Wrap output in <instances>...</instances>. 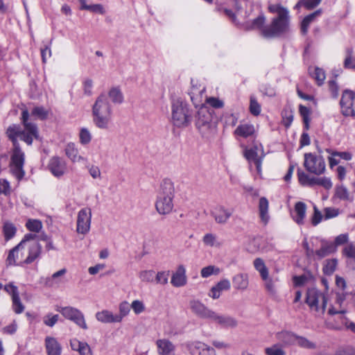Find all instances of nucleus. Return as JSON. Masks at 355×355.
<instances>
[{
	"label": "nucleus",
	"mask_w": 355,
	"mask_h": 355,
	"mask_svg": "<svg viewBox=\"0 0 355 355\" xmlns=\"http://www.w3.org/2000/svg\"><path fill=\"white\" fill-rule=\"evenodd\" d=\"M28 118V111L26 109L23 110L21 120L24 129L18 124H12L8 127L6 131V136L12 144L10 164V171L18 180L22 179L25 175L24 171L25 155L21 149L18 137L29 146L32 145L33 139H37L39 137L36 124L29 122Z\"/></svg>",
	"instance_id": "1"
},
{
	"label": "nucleus",
	"mask_w": 355,
	"mask_h": 355,
	"mask_svg": "<svg viewBox=\"0 0 355 355\" xmlns=\"http://www.w3.org/2000/svg\"><path fill=\"white\" fill-rule=\"evenodd\" d=\"M92 121L101 130H108L112 121V109L107 94L99 95L92 106Z\"/></svg>",
	"instance_id": "2"
},
{
	"label": "nucleus",
	"mask_w": 355,
	"mask_h": 355,
	"mask_svg": "<svg viewBox=\"0 0 355 355\" xmlns=\"http://www.w3.org/2000/svg\"><path fill=\"white\" fill-rule=\"evenodd\" d=\"M175 188L173 182L164 179L160 184L155 202L157 211L162 215L170 214L173 209Z\"/></svg>",
	"instance_id": "3"
},
{
	"label": "nucleus",
	"mask_w": 355,
	"mask_h": 355,
	"mask_svg": "<svg viewBox=\"0 0 355 355\" xmlns=\"http://www.w3.org/2000/svg\"><path fill=\"white\" fill-rule=\"evenodd\" d=\"M193 113L189 105L181 99L173 100L171 103V123L178 128L189 127L193 121Z\"/></svg>",
	"instance_id": "4"
},
{
	"label": "nucleus",
	"mask_w": 355,
	"mask_h": 355,
	"mask_svg": "<svg viewBox=\"0 0 355 355\" xmlns=\"http://www.w3.org/2000/svg\"><path fill=\"white\" fill-rule=\"evenodd\" d=\"M289 26V15L275 17L269 26L262 30V35L267 38L279 36L286 32Z\"/></svg>",
	"instance_id": "5"
},
{
	"label": "nucleus",
	"mask_w": 355,
	"mask_h": 355,
	"mask_svg": "<svg viewBox=\"0 0 355 355\" xmlns=\"http://www.w3.org/2000/svg\"><path fill=\"white\" fill-rule=\"evenodd\" d=\"M304 166L306 170L316 175L323 174L326 164L322 156H317L311 153L304 154Z\"/></svg>",
	"instance_id": "6"
},
{
	"label": "nucleus",
	"mask_w": 355,
	"mask_h": 355,
	"mask_svg": "<svg viewBox=\"0 0 355 355\" xmlns=\"http://www.w3.org/2000/svg\"><path fill=\"white\" fill-rule=\"evenodd\" d=\"M196 126L202 135H207L211 127L212 115L208 107L200 105L196 116Z\"/></svg>",
	"instance_id": "7"
},
{
	"label": "nucleus",
	"mask_w": 355,
	"mask_h": 355,
	"mask_svg": "<svg viewBox=\"0 0 355 355\" xmlns=\"http://www.w3.org/2000/svg\"><path fill=\"white\" fill-rule=\"evenodd\" d=\"M58 311L66 319L73 322L79 327L83 329H88L84 315L79 309L72 306H65L61 307Z\"/></svg>",
	"instance_id": "8"
},
{
	"label": "nucleus",
	"mask_w": 355,
	"mask_h": 355,
	"mask_svg": "<svg viewBox=\"0 0 355 355\" xmlns=\"http://www.w3.org/2000/svg\"><path fill=\"white\" fill-rule=\"evenodd\" d=\"M322 298V310L324 312L327 304V297L315 288H309L307 289L305 302L311 309H314L316 311L319 310L318 302Z\"/></svg>",
	"instance_id": "9"
},
{
	"label": "nucleus",
	"mask_w": 355,
	"mask_h": 355,
	"mask_svg": "<svg viewBox=\"0 0 355 355\" xmlns=\"http://www.w3.org/2000/svg\"><path fill=\"white\" fill-rule=\"evenodd\" d=\"M340 105L344 116H355V93L349 89L343 92Z\"/></svg>",
	"instance_id": "10"
},
{
	"label": "nucleus",
	"mask_w": 355,
	"mask_h": 355,
	"mask_svg": "<svg viewBox=\"0 0 355 355\" xmlns=\"http://www.w3.org/2000/svg\"><path fill=\"white\" fill-rule=\"evenodd\" d=\"M92 210L89 207L81 209L78 212L76 230L77 232L82 234H87L91 226Z\"/></svg>",
	"instance_id": "11"
},
{
	"label": "nucleus",
	"mask_w": 355,
	"mask_h": 355,
	"mask_svg": "<svg viewBox=\"0 0 355 355\" xmlns=\"http://www.w3.org/2000/svg\"><path fill=\"white\" fill-rule=\"evenodd\" d=\"M244 155L250 164L252 162L254 164L257 173H261L262 160L265 156L261 146L255 145L246 149Z\"/></svg>",
	"instance_id": "12"
},
{
	"label": "nucleus",
	"mask_w": 355,
	"mask_h": 355,
	"mask_svg": "<svg viewBox=\"0 0 355 355\" xmlns=\"http://www.w3.org/2000/svg\"><path fill=\"white\" fill-rule=\"evenodd\" d=\"M191 355H216L215 349L200 341H190L185 343Z\"/></svg>",
	"instance_id": "13"
},
{
	"label": "nucleus",
	"mask_w": 355,
	"mask_h": 355,
	"mask_svg": "<svg viewBox=\"0 0 355 355\" xmlns=\"http://www.w3.org/2000/svg\"><path fill=\"white\" fill-rule=\"evenodd\" d=\"M48 168L55 177L60 178L67 172V163L60 157L54 156L49 159Z\"/></svg>",
	"instance_id": "14"
},
{
	"label": "nucleus",
	"mask_w": 355,
	"mask_h": 355,
	"mask_svg": "<svg viewBox=\"0 0 355 355\" xmlns=\"http://www.w3.org/2000/svg\"><path fill=\"white\" fill-rule=\"evenodd\" d=\"M192 87L189 92L191 101L196 107L202 105L205 96V87L204 86H197L193 85V80H191Z\"/></svg>",
	"instance_id": "15"
},
{
	"label": "nucleus",
	"mask_w": 355,
	"mask_h": 355,
	"mask_svg": "<svg viewBox=\"0 0 355 355\" xmlns=\"http://www.w3.org/2000/svg\"><path fill=\"white\" fill-rule=\"evenodd\" d=\"M190 306L192 311L201 318L210 319L211 317L213 316L214 311L208 309L200 301H191Z\"/></svg>",
	"instance_id": "16"
},
{
	"label": "nucleus",
	"mask_w": 355,
	"mask_h": 355,
	"mask_svg": "<svg viewBox=\"0 0 355 355\" xmlns=\"http://www.w3.org/2000/svg\"><path fill=\"white\" fill-rule=\"evenodd\" d=\"M44 343L47 355H61L62 346L55 338L46 336Z\"/></svg>",
	"instance_id": "17"
},
{
	"label": "nucleus",
	"mask_w": 355,
	"mask_h": 355,
	"mask_svg": "<svg viewBox=\"0 0 355 355\" xmlns=\"http://www.w3.org/2000/svg\"><path fill=\"white\" fill-rule=\"evenodd\" d=\"M322 10L318 9L304 17L300 24V32L303 35L307 34L310 25L322 15Z\"/></svg>",
	"instance_id": "18"
},
{
	"label": "nucleus",
	"mask_w": 355,
	"mask_h": 355,
	"mask_svg": "<svg viewBox=\"0 0 355 355\" xmlns=\"http://www.w3.org/2000/svg\"><path fill=\"white\" fill-rule=\"evenodd\" d=\"M210 320L225 328L235 327L237 325V322L234 318L228 315H218L214 311Z\"/></svg>",
	"instance_id": "19"
},
{
	"label": "nucleus",
	"mask_w": 355,
	"mask_h": 355,
	"mask_svg": "<svg viewBox=\"0 0 355 355\" xmlns=\"http://www.w3.org/2000/svg\"><path fill=\"white\" fill-rule=\"evenodd\" d=\"M160 355H175V346L167 339H159L156 342Z\"/></svg>",
	"instance_id": "20"
},
{
	"label": "nucleus",
	"mask_w": 355,
	"mask_h": 355,
	"mask_svg": "<svg viewBox=\"0 0 355 355\" xmlns=\"http://www.w3.org/2000/svg\"><path fill=\"white\" fill-rule=\"evenodd\" d=\"M66 156L73 163L85 161V159L79 155L78 148L74 143H68L64 148Z\"/></svg>",
	"instance_id": "21"
},
{
	"label": "nucleus",
	"mask_w": 355,
	"mask_h": 355,
	"mask_svg": "<svg viewBox=\"0 0 355 355\" xmlns=\"http://www.w3.org/2000/svg\"><path fill=\"white\" fill-rule=\"evenodd\" d=\"M232 213L233 211L232 209H227L222 206H218L212 211V215L217 223H225L232 216Z\"/></svg>",
	"instance_id": "22"
},
{
	"label": "nucleus",
	"mask_w": 355,
	"mask_h": 355,
	"mask_svg": "<svg viewBox=\"0 0 355 355\" xmlns=\"http://www.w3.org/2000/svg\"><path fill=\"white\" fill-rule=\"evenodd\" d=\"M233 287L238 291H243L247 289L249 281L246 273H239L232 278Z\"/></svg>",
	"instance_id": "23"
},
{
	"label": "nucleus",
	"mask_w": 355,
	"mask_h": 355,
	"mask_svg": "<svg viewBox=\"0 0 355 355\" xmlns=\"http://www.w3.org/2000/svg\"><path fill=\"white\" fill-rule=\"evenodd\" d=\"M186 270L183 266H178L176 272L173 275L171 278V284L175 287H180L186 284L187 277L185 275Z\"/></svg>",
	"instance_id": "24"
},
{
	"label": "nucleus",
	"mask_w": 355,
	"mask_h": 355,
	"mask_svg": "<svg viewBox=\"0 0 355 355\" xmlns=\"http://www.w3.org/2000/svg\"><path fill=\"white\" fill-rule=\"evenodd\" d=\"M306 205L304 202H297L295 205L294 212L292 215L293 220L299 225L304 223L306 216Z\"/></svg>",
	"instance_id": "25"
},
{
	"label": "nucleus",
	"mask_w": 355,
	"mask_h": 355,
	"mask_svg": "<svg viewBox=\"0 0 355 355\" xmlns=\"http://www.w3.org/2000/svg\"><path fill=\"white\" fill-rule=\"evenodd\" d=\"M96 319L103 323H114L120 322L121 318L116 317L111 311L104 310L100 312H97L96 314Z\"/></svg>",
	"instance_id": "26"
},
{
	"label": "nucleus",
	"mask_w": 355,
	"mask_h": 355,
	"mask_svg": "<svg viewBox=\"0 0 355 355\" xmlns=\"http://www.w3.org/2000/svg\"><path fill=\"white\" fill-rule=\"evenodd\" d=\"M277 338L285 345H293L296 344L297 335L291 331H282L277 333Z\"/></svg>",
	"instance_id": "27"
},
{
	"label": "nucleus",
	"mask_w": 355,
	"mask_h": 355,
	"mask_svg": "<svg viewBox=\"0 0 355 355\" xmlns=\"http://www.w3.org/2000/svg\"><path fill=\"white\" fill-rule=\"evenodd\" d=\"M268 200L265 197H261L259 202V211L261 220L266 225L269 220L268 215Z\"/></svg>",
	"instance_id": "28"
},
{
	"label": "nucleus",
	"mask_w": 355,
	"mask_h": 355,
	"mask_svg": "<svg viewBox=\"0 0 355 355\" xmlns=\"http://www.w3.org/2000/svg\"><path fill=\"white\" fill-rule=\"evenodd\" d=\"M254 132V128L252 125L245 123L239 125L234 130V134L246 138L253 135Z\"/></svg>",
	"instance_id": "29"
},
{
	"label": "nucleus",
	"mask_w": 355,
	"mask_h": 355,
	"mask_svg": "<svg viewBox=\"0 0 355 355\" xmlns=\"http://www.w3.org/2000/svg\"><path fill=\"white\" fill-rule=\"evenodd\" d=\"M41 245H29L28 255L24 260V263L29 264L35 261L41 254Z\"/></svg>",
	"instance_id": "30"
},
{
	"label": "nucleus",
	"mask_w": 355,
	"mask_h": 355,
	"mask_svg": "<svg viewBox=\"0 0 355 355\" xmlns=\"http://www.w3.org/2000/svg\"><path fill=\"white\" fill-rule=\"evenodd\" d=\"M254 267L259 272L260 276L263 280H266L268 276V270L263 261L261 258H257L254 260Z\"/></svg>",
	"instance_id": "31"
},
{
	"label": "nucleus",
	"mask_w": 355,
	"mask_h": 355,
	"mask_svg": "<svg viewBox=\"0 0 355 355\" xmlns=\"http://www.w3.org/2000/svg\"><path fill=\"white\" fill-rule=\"evenodd\" d=\"M107 98L109 97L112 103L115 104H121L123 101V95L118 87H112L108 92Z\"/></svg>",
	"instance_id": "32"
},
{
	"label": "nucleus",
	"mask_w": 355,
	"mask_h": 355,
	"mask_svg": "<svg viewBox=\"0 0 355 355\" xmlns=\"http://www.w3.org/2000/svg\"><path fill=\"white\" fill-rule=\"evenodd\" d=\"M309 72L313 76V78L317 82V84L320 86L324 83V81L326 78L325 73L324 70L319 67H315L313 71H312L311 69H309Z\"/></svg>",
	"instance_id": "33"
},
{
	"label": "nucleus",
	"mask_w": 355,
	"mask_h": 355,
	"mask_svg": "<svg viewBox=\"0 0 355 355\" xmlns=\"http://www.w3.org/2000/svg\"><path fill=\"white\" fill-rule=\"evenodd\" d=\"M337 245H322L320 250L315 251V255L320 259L334 253L336 250Z\"/></svg>",
	"instance_id": "34"
},
{
	"label": "nucleus",
	"mask_w": 355,
	"mask_h": 355,
	"mask_svg": "<svg viewBox=\"0 0 355 355\" xmlns=\"http://www.w3.org/2000/svg\"><path fill=\"white\" fill-rule=\"evenodd\" d=\"M315 185H320L324 187L326 189H329L332 187V182L329 178L322 177V178H315L312 177V183L311 187Z\"/></svg>",
	"instance_id": "35"
},
{
	"label": "nucleus",
	"mask_w": 355,
	"mask_h": 355,
	"mask_svg": "<svg viewBox=\"0 0 355 355\" xmlns=\"http://www.w3.org/2000/svg\"><path fill=\"white\" fill-rule=\"evenodd\" d=\"M16 227L11 223H6L3 227V232L6 241H8L15 235Z\"/></svg>",
	"instance_id": "36"
},
{
	"label": "nucleus",
	"mask_w": 355,
	"mask_h": 355,
	"mask_svg": "<svg viewBox=\"0 0 355 355\" xmlns=\"http://www.w3.org/2000/svg\"><path fill=\"white\" fill-rule=\"evenodd\" d=\"M337 264L336 259H327L322 268L323 273L326 275H331L334 272Z\"/></svg>",
	"instance_id": "37"
},
{
	"label": "nucleus",
	"mask_w": 355,
	"mask_h": 355,
	"mask_svg": "<svg viewBox=\"0 0 355 355\" xmlns=\"http://www.w3.org/2000/svg\"><path fill=\"white\" fill-rule=\"evenodd\" d=\"M26 227L31 232H39L42 228V223L38 219H28L26 223Z\"/></svg>",
	"instance_id": "38"
},
{
	"label": "nucleus",
	"mask_w": 355,
	"mask_h": 355,
	"mask_svg": "<svg viewBox=\"0 0 355 355\" xmlns=\"http://www.w3.org/2000/svg\"><path fill=\"white\" fill-rule=\"evenodd\" d=\"M12 301L14 312L17 314L21 313L24 311L25 306L21 302L19 294L15 293V295L12 297Z\"/></svg>",
	"instance_id": "39"
},
{
	"label": "nucleus",
	"mask_w": 355,
	"mask_h": 355,
	"mask_svg": "<svg viewBox=\"0 0 355 355\" xmlns=\"http://www.w3.org/2000/svg\"><path fill=\"white\" fill-rule=\"evenodd\" d=\"M24 245H15L11 250H10L8 257L7 263L8 265H16V259L17 258L18 252Z\"/></svg>",
	"instance_id": "40"
},
{
	"label": "nucleus",
	"mask_w": 355,
	"mask_h": 355,
	"mask_svg": "<svg viewBox=\"0 0 355 355\" xmlns=\"http://www.w3.org/2000/svg\"><path fill=\"white\" fill-rule=\"evenodd\" d=\"M268 10L272 13H277V17H284L288 15V11L286 8L282 6L280 4H272L268 6Z\"/></svg>",
	"instance_id": "41"
},
{
	"label": "nucleus",
	"mask_w": 355,
	"mask_h": 355,
	"mask_svg": "<svg viewBox=\"0 0 355 355\" xmlns=\"http://www.w3.org/2000/svg\"><path fill=\"white\" fill-rule=\"evenodd\" d=\"M321 0H300L297 4L296 8L304 7L307 10H312L318 6Z\"/></svg>",
	"instance_id": "42"
},
{
	"label": "nucleus",
	"mask_w": 355,
	"mask_h": 355,
	"mask_svg": "<svg viewBox=\"0 0 355 355\" xmlns=\"http://www.w3.org/2000/svg\"><path fill=\"white\" fill-rule=\"evenodd\" d=\"M297 177L301 185L311 187L312 177H310L308 174L300 169L297 170Z\"/></svg>",
	"instance_id": "43"
},
{
	"label": "nucleus",
	"mask_w": 355,
	"mask_h": 355,
	"mask_svg": "<svg viewBox=\"0 0 355 355\" xmlns=\"http://www.w3.org/2000/svg\"><path fill=\"white\" fill-rule=\"evenodd\" d=\"M353 51L352 49H347L346 51V58L344 60V67L345 69H355V58H352Z\"/></svg>",
	"instance_id": "44"
},
{
	"label": "nucleus",
	"mask_w": 355,
	"mask_h": 355,
	"mask_svg": "<svg viewBox=\"0 0 355 355\" xmlns=\"http://www.w3.org/2000/svg\"><path fill=\"white\" fill-rule=\"evenodd\" d=\"M220 272V268L215 266H208L203 268L201 270V276L204 278L209 277L212 275H218Z\"/></svg>",
	"instance_id": "45"
},
{
	"label": "nucleus",
	"mask_w": 355,
	"mask_h": 355,
	"mask_svg": "<svg viewBox=\"0 0 355 355\" xmlns=\"http://www.w3.org/2000/svg\"><path fill=\"white\" fill-rule=\"evenodd\" d=\"M298 346L306 348V349H315V344L309 341L307 338L303 336H300L297 335L296 338V344Z\"/></svg>",
	"instance_id": "46"
},
{
	"label": "nucleus",
	"mask_w": 355,
	"mask_h": 355,
	"mask_svg": "<svg viewBox=\"0 0 355 355\" xmlns=\"http://www.w3.org/2000/svg\"><path fill=\"white\" fill-rule=\"evenodd\" d=\"M250 112L254 116H258L261 112V105L257 102L256 98L253 96H250Z\"/></svg>",
	"instance_id": "47"
},
{
	"label": "nucleus",
	"mask_w": 355,
	"mask_h": 355,
	"mask_svg": "<svg viewBox=\"0 0 355 355\" xmlns=\"http://www.w3.org/2000/svg\"><path fill=\"white\" fill-rule=\"evenodd\" d=\"M59 315L49 313L43 318V322L45 325L53 327L58 321Z\"/></svg>",
	"instance_id": "48"
},
{
	"label": "nucleus",
	"mask_w": 355,
	"mask_h": 355,
	"mask_svg": "<svg viewBox=\"0 0 355 355\" xmlns=\"http://www.w3.org/2000/svg\"><path fill=\"white\" fill-rule=\"evenodd\" d=\"M79 138L83 145H87L92 140V135L87 128H83L80 131Z\"/></svg>",
	"instance_id": "49"
},
{
	"label": "nucleus",
	"mask_w": 355,
	"mask_h": 355,
	"mask_svg": "<svg viewBox=\"0 0 355 355\" xmlns=\"http://www.w3.org/2000/svg\"><path fill=\"white\" fill-rule=\"evenodd\" d=\"M266 355H286V352L277 344L273 345L265 349Z\"/></svg>",
	"instance_id": "50"
},
{
	"label": "nucleus",
	"mask_w": 355,
	"mask_h": 355,
	"mask_svg": "<svg viewBox=\"0 0 355 355\" xmlns=\"http://www.w3.org/2000/svg\"><path fill=\"white\" fill-rule=\"evenodd\" d=\"M299 112L300 113V115L302 116L303 119V121L306 125V128H309V116L311 114L310 109L306 106H304L302 105H300L299 106Z\"/></svg>",
	"instance_id": "51"
},
{
	"label": "nucleus",
	"mask_w": 355,
	"mask_h": 355,
	"mask_svg": "<svg viewBox=\"0 0 355 355\" xmlns=\"http://www.w3.org/2000/svg\"><path fill=\"white\" fill-rule=\"evenodd\" d=\"M130 311V305L128 302L123 301L119 304V314H116V316L120 317L121 322L123 318L129 313Z\"/></svg>",
	"instance_id": "52"
},
{
	"label": "nucleus",
	"mask_w": 355,
	"mask_h": 355,
	"mask_svg": "<svg viewBox=\"0 0 355 355\" xmlns=\"http://www.w3.org/2000/svg\"><path fill=\"white\" fill-rule=\"evenodd\" d=\"M325 151L331 155L338 156L340 158L343 159L346 161H349L352 158V154L349 152H338L336 150H333L330 148H327Z\"/></svg>",
	"instance_id": "53"
},
{
	"label": "nucleus",
	"mask_w": 355,
	"mask_h": 355,
	"mask_svg": "<svg viewBox=\"0 0 355 355\" xmlns=\"http://www.w3.org/2000/svg\"><path fill=\"white\" fill-rule=\"evenodd\" d=\"M31 114L43 120L47 117L48 112L44 109V107L42 106H37L32 110Z\"/></svg>",
	"instance_id": "54"
},
{
	"label": "nucleus",
	"mask_w": 355,
	"mask_h": 355,
	"mask_svg": "<svg viewBox=\"0 0 355 355\" xmlns=\"http://www.w3.org/2000/svg\"><path fill=\"white\" fill-rule=\"evenodd\" d=\"M265 17L263 15H259L256 19H254L250 25L251 29H260L261 31L263 28L266 26H263L265 23Z\"/></svg>",
	"instance_id": "55"
},
{
	"label": "nucleus",
	"mask_w": 355,
	"mask_h": 355,
	"mask_svg": "<svg viewBox=\"0 0 355 355\" xmlns=\"http://www.w3.org/2000/svg\"><path fill=\"white\" fill-rule=\"evenodd\" d=\"M336 195L340 200H349L350 199L347 189L343 185L336 188Z\"/></svg>",
	"instance_id": "56"
},
{
	"label": "nucleus",
	"mask_w": 355,
	"mask_h": 355,
	"mask_svg": "<svg viewBox=\"0 0 355 355\" xmlns=\"http://www.w3.org/2000/svg\"><path fill=\"white\" fill-rule=\"evenodd\" d=\"M155 277V272L152 270H144L139 273V278L143 282H153Z\"/></svg>",
	"instance_id": "57"
},
{
	"label": "nucleus",
	"mask_w": 355,
	"mask_h": 355,
	"mask_svg": "<svg viewBox=\"0 0 355 355\" xmlns=\"http://www.w3.org/2000/svg\"><path fill=\"white\" fill-rule=\"evenodd\" d=\"M11 191L10 183L8 180L0 179V194L10 195Z\"/></svg>",
	"instance_id": "58"
},
{
	"label": "nucleus",
	"mask_w": 355,
	"mask_h": 355,
	"mask_svg": "<svg viewBox=\"0 0 355 355\" xmlns=\"http://www.w3.org/2000/svg\"><path fill=\"white\" fill-rule=\"evenodd\" d=\"M220 293L223 291H228L231 287L230 282L227 279H223L214 286Z\"/></svg>",
	"instance_id": "59"
},
{
	"label": "nucleus",
	"mask_w": 355,
	"mask_h": 355,
	"mask_svg": "<svg viewBox=\"0 0 355 355\" xmlns=\"http://www.w3.org/2000/svg\"><path fill=\"white\" fill-rule=\"evenodd\" d=\"M130 308H132L133 309L135 314H140L145 309V306H144V304H143V302L139 300H134L132 302V304L130 305Z\"/></svg>",
	"instance_id": "60"
},
{
	"label": "nucleus",
	"mask_w": 355,
	"mask_h": 355,
	"mask_svg": "<svg viewBox=\"0 0 355 355\" xmlns=\"http://www.w3.org/2000/svg\"><path fill=\"white\" fill-rule=\"evenodd\" d=\"M314 213L311 218V223L313 226L318 225L322 219V215L315 205L313 207Z\"/></svg>",
	"instance_id": "61"
},
{
	"label": "nucleus",
	"mask_w": 355,
	"mask_h": 355,
	"mask_svg": "<svg viewBox=\"0 0 355 355\" xmlns=\"http://www.w3.org/2000/svg\"><path fill=\"white\" fill-rule=\"evenodd\" d=\"M169 275V271L158 272L156 275V282L161 284H166L168 282V277Z\"/></svg>",
	"instance_id": "62"
},
{
	"label": "nucleus",
	"mask_w": 355,
	"mask_h": 355,
	"mask_svg": "<svg viewBox=\"0 0 355 355\" xmlns=\"http://www.w3.org/2000/svg\"><path fill=\"white\" fill-rule=\"evenodd\" d=\"M78 353L80 355H92V349L87 343L78 344Z\"/></svg>",
	"instance_id": "63"
},
{
	"label": "nucleus",
	"mask_w": 355,
	"mask_h": 355,
	"mask_svg": "<svg viewBox=\"0 0 355 355\" xmlns=\"http://www.w3.org/2000/svg\"><path fill=\"white\" fill-rule=\"evenodd\" d=\"M334 355H355V347L348 346L341 350L336 352Z\"/></svg>",
	"instance_id": "64"
}]
</instances>
